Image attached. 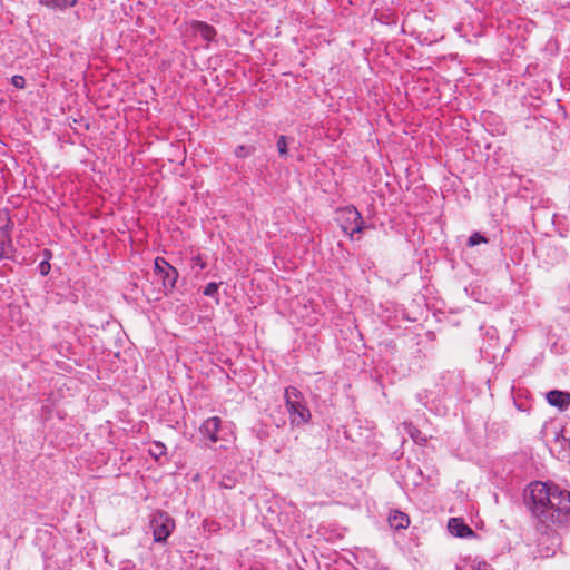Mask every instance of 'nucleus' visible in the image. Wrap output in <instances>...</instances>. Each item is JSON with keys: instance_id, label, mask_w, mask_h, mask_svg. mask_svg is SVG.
<instances>
[{"instance_id": "412c9836", "label": "nucleus", "mask_w": 570, "mask_h": 570, "mask_svg": "<svg viewBox=\"0 0 570 570\" xmlns=\"http://www.w3.org/2000/svg\"><path fill=\"white\" fill-rule=\"evenodd\" d=\"M39 273L42 276H47L50 273L51 265L47 259H43L38 266Z\"/></svg>"}, {"instance_id": "1a4fd4ad", "label": "nucleus", "mask_w": 570, "mask_h": 570, "mask_svg": "<svg viewBox=\"0 0 570 570\" xmlns=\"http://www.w3.org/2000/svg\"><path fill=\"white\" fill-rule=\"evenodd\" d=\"M448 529L451 534L458 538H470L475 534L461 518H451L448 522Z\"/></svg>"}, {"instance_id": "5701e85b", "label": "nucleus", "mask_w": 570, "mask_h": 570, "mask_svg": "<svg viewBox=\"0 0 570 570\" xmlns=\"http://www.w3.org/2000/svg\"><path fill=\"white\" fill-rule=\"evenodd\" d=\"M472 570H494L491 564L485 561H478L472 566Z\"/></svg>"}, {"instance_id": "f3484780", "label": "nucleus", "mask_w": 570, "mask_h": 570, "mask_svg": "<svg viewBox=\"0 0 570 570\" xmlns=\"http://www.w3.org/2000/svg\"><path fill=\"white\" fill-rule=\"evenodd\" d=\"M288 138L284 135L278 137L277 140V150L281 157H286L288 154Z\"/></svg>"}, {"instance_id": "dca6fc26", "label": "nucleus", "mask_w": 570, "mask_h": 570, "mask_svg": "<svg viewBox=\"0 0 570 570\" xmlns=\"http://www.w3.org/2000/svg\"><path fill=\"white\" fill-rule=\"evenodd\" d=\"M488 238L481 235L479 232L473 233L469 238L466 245L470 247H474L480 244H487Z\"/></svg>"}, {"instance_id": "f8f14e48", "label": "nucleus", "mask_w": 570, "mask_h": 570, "mask_svg": "<svg viewBox=\"0 0 570 570\" xmlns=\"http://www.w3.org/2000/svg\"><path fill=\"white\" fill-rule=\"evenodd\" d=\"M13 245L10 236L6 233L0 235V259H11L13 255Z\"/></svg>"}, {"instance_id": "a878e982", "label": "nucleus", "mask_w": 570, "mask_h": 570, "mask_svg": "<svg viewBox=\"0 0 570 570\" xmlns=\"http://www.w3.org/2000/svg\"><path fill=\"white\" fill-rule=\"evenodd\" d=\"M196 265H198L200 268L205 267V263L202 262V259L199 257L196 258Z\"/></svg>"}, {"instance_id": "9b49d317", "label": "nucleus", "mask_w": 570, "mask_h": 570, "mask_svg": "<svg viewBox=\"0 0 570 570\" xmlns=\"http://www.w3.org/2000/svg\"><path fill=\"white\" fill-rule=\"evenodd\" d=\"M389 524L395 530L406 529L410 525V518L406 513L394 510L389 515Z\"/></svg>"}, {"instance_id": "9d476101", "label": "nucleus", "mask_w": 570, "mask_h": 570, "mask_svg": "<svg viewBox=\"0 0 570 570\" xmlns=\"http://www.w3.org/2000/svg\"><path fill=\"white\" fill-rule=\"evenodd\" d=\"M547 402L559 410H564L570 404V393L559 390H552L546 395Z\"/></svg>"}, {"instance_id": "20e7f679", "label": "nucleus", "mask_w": 570, "mask_h": 570, "mask_svg": "<svg viewBox=\"0 0 570 570\" xmlns=\"http://www.w3.org/2000/svg\"><path fill=\"white\" fill-rule=\"evenodd\" d=\"M149 528L153 532L154 541L164 543L173 533L175 521L167 512L156 511L150 515Z\"/></svg>"}, {"instance_id": "6ab92c4d", "label": "nucleus", "mask_w": 570, "mask_h": 570, "mask_svg": "<svg viewBox=\"0 0 570 570\" xmlns=\"http://www.w3.org/2000/svg\"><path fill=\"white\" fill-rule=\"evenodd\" d=\"M218 288H219V284H218V283L210 282V283H208V284L205 286L203 294H204L205 296H208V297H215V295H216V294H217V292H218Z\"/></svg>"}, {"instance_id": "4be33fe9", "label": "nucleus", "mask_w": 570, "mask_h": 570, "mask_svg": "<svg viewBox=\"0 0 570 570\" xmlns=\"http://www.w3.org/2000/svg\"><path fill=\"white\" fill-rule=\"evenodd\" d=\"M220 487L225 489H233L235 487V479L232 476H224L220 481Z\"/></svg>"}, {"instance_id": "423d86ee", "label": "nucleus", "mask_w": 570, "mask_h": 570, "mask_svg": "<svg viewBox=\"0 0 570 570\" xmlns=\"http://www.w3.org/2000/svg\"><path fill=\"white\" fill-rule=\"evenodd\" d=\"M154 272L156 276L161 281L163 293L165 295L170 294L178 279L177 269L171 266L164 257H156L154 262Z\"/></svg>"}, {"instance_id": "ddd939ff", "label": "nucleus", "mask_w": 570, "mask_h": 570, "mask_svg": "<svg viewBox=\"0 0 570 570\" xmlns=\"http://www.w3.org/2000/svg\"><path fill=\"white\" fill-rule=\"evenodd\" d=\"M78 0H39V3L53 10H65L75 7Z\"/></svg>"}, {"instance_id": "f257e3e1", "label": "nucleus", "mask_w": 570, "mask_h": 570, "mask_svg": "<svg viewBox=\"0 0 570 570\" xmlns=\"http://www.w3.org/2000/svg\"><path fill=\"white\" fill-rule=\"evenodd\" d=\"M552 484L534 481L529 485V501L528 505L540 524L549 523L552 521L553 511L548 509L549 502H551Z\"/></svg>"}, {"instance_id": "4468645a", "label": "nucleus", "mask_w": 570, "mask_h": 570, "mask_svg": "<svg viewBox=\"0 0 570 570\" xmlns=\"http://www.w3.org/2000/svg\"><path fill=\"white\" fill-rule=\"evenodd\" d=\"M255 151H256V148L254 146L238 145L235 148L234 154L237 158H247V157L252 156L253 154H255Z\"/></svg>"}, {"instance_id": "a211bd4d", "label": "nucleus", "mask_w": 570, "mask_h": 570, "mask_svg": "<svg viewBox=\"0 0 570 570\" xmlns=\"http://www.w3.org/2000/svg\"><path fill=\"white\" fill-rule=\"evenodd\" d=\"M406 431L409 435L416 442V443H423L425 442V438H421V432L417 428H415L412 424L406 425Z\"/></svg>"}, {"instance_id": "39448f33", "label": "nucleus", "mask_w": 570, "mask_h": 570, "mask_svg": "<svg viewBox=\"0 0 570 570\" xmlns=\"http://www.w3.org/2000/svg\"><path fill=\"white\" fill-rule=\"evenodd\" d=\"M337 222L345 234L351 237L362 233L365 228L361 213L354 206H346L337 210Z\"/></svg>"}, {"instance_id": "6e6552de", "label": "nucleus", "mask_w": 570, "mask_h": 570, "mask_svg": "<svg viewBox=\"0 0 570 570\" xmlns=\"http://www.w3.org/2000/svg\"><path fill=\"white\" fill-rule=\"evenodd\" d=\"M222 428V419L218 416L208 417L199 428L200 433L210 442L216 443L220 440L218 432Z\"/></svg>"}, {"instance_id": "2eb2a0df", "label": "nucleus", "mask_w": 570, "mask_h": 570, "mask_svg": "<svg viewBox=\"0 0 570 570\" xmlns=\"http://www.w3.org/2000/svg\"><path fill=\"white\" fill-rule=\"evenodd\" d=\"M149 453L155 459H159L161 455L166 454V446L164 443L156 441L149 449Z\"/></svg>"}, {"instance_id": "0eeeda50", "label": "nucleus", "mask_w": 570, "mask_h": 570, "mask_svg": "<svg viewBox=\"0 0 570 570\" xmlns=\"http://www.w3.org/2000/svg\"><path fill=\"white\" fill-rule=\"evenodd\" d=\"M189 30L193 36H199L207 43L215 40L217 36L216 29L204 21L193 20L189 22Z\"/></svg>"}, {"instance_id": "b1692460", "label": "nucleus", "mask_w": 570, "mask_h": 570, "mask_svg": "<svg viewBox=\"0 0 570 570\" xmlns=\"http://www.w3.org/2000/svg\"><path fill=\"white\" fill-rule=\"evenodd\" d=\"M205 529H207V531L209 532H216L220 529L219 524L215 521H205V524H204Z\"/></svg>"}, {"instance_id": "aec40b11", "label": "nucleus", "mask_w": 570, "mask_h": 570, "mask_svg": "<svg viewBox=\"0 0 570 570\" xmlns=\"http://www.w3.org/2000/svg\"><path fill=\"white\" fill-rule=\"evenodd\" d=\"M11 83L18 89H23L26 87V79L20 75H14L11 78Z\"/></svg>"}, {"instance_id": "393cba45", "label": "nucleus", "mask_w": 570, "mask_h": 570, "mask_svg": "<svg viewBox=\"0 0 570 570\" xmlns=\"http://www.w3.org/2000/svg\"><path fill=\"white\" fill-rule=\"evenodd\" d=\"M43 257L49 262L52 257V253L49 249H43Z\"/></svg>"}, {"instance_id": "f03ea898", "label": "nucleus", "mask_w": 570, "mask_h": 570, "mask_svg": "<svg viewBox=\"0 0 570 570\" xmlns=\"http://www.w3.org/2000/svg\"><path fill=\"white\" fill-rule=\"evenodd\" d=\"M284 399L292 425L302 426L309 422L312 414L301 391L288 386L285 389Z\"/></svg>"}, {"instance_id": "7ed1b4c3", "label": "nucleus", "mask_w": 570, "mask_h": 570, "mask_svg": "<svg viewBox=\"0 0 570 570\" xmlns=\"http://www.w3.org/2000/svg\"><path fill=\"white\" fill-rule=\"evenodd\" d=\"M550 511H553L552 521L543 523L546 528H549L556 523H562L570 512V493L567 490H561L558 485L552 484L551 502H549Z\"/></svg>"}]
</instances>
